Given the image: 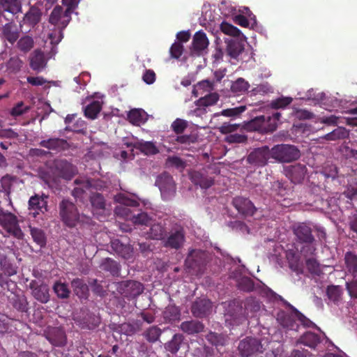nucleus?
<instances>
[{
	"instance_id": "0eeeda50",
	"label": "nucleus",
	"mask_w": 357,
	"mask_h": 357,
	"mask_svg": "<svg viewBox=\"0 0 357 357\" xmlns=\"http://www.w3.org/2000/svg\"><path fill=\"white\" fill-rule=\"evenodd\" d=\"M0 225L14 237L21 239L23 232L18 225L17 217L11 213L4 212L0 209Z\"/></svg>"
},
{
	"instance_id": "f257e3e1",
	"label": "nucleus",
	"mask_w": 357,
	"mask_h": 357,
	"mask_svg": "<svg viewBox=\"0 0 357 357\" xmlns=\"http://www.w3.org/2000/svg\"><path fill=\"white\" fill-rule=\"evenodd\" d=\"M59 213L61 222L68 228L91 222V218L79 213L76 204L68 199H63L59 203Z\"/></svg>"
},
{
	"instance_id": "ddd939ff",
	"label": "nucleus",
	"mask_w": 357,
	"mask_h": 357,
	"mask_svg": "<svg viewBox=\"0 0 357 357\" xmlns=\"http://www.w3.org/2000/svg\"><path fill=\"white\" fill-rule=\"evenodd\" d=\"M189 178L194 185L202 189H208L214 184V178L208 175L206 169L190 171Z\"/></svg>"
},
{
	"instance_id": "39448f33",
	"label": "nucleus",
	"mask_w": 357,
	"mask_h": 357,
	"mask_svg": "<svg viewBox=\"0 0 357 357\" xmlns=\"http://www.w3.org/2000/svg\"><path fill=\"white\" fill-rule=\"evenodd\" d=\"M72 11L66 9L61 6H56L49 16V22L56 26L62 36V31L66 28L71 20Z\"/></svg>"
},
{
	"instance_id": "aec40b11",
	"label": "nucleus",
	"mask_w": 357,
	"mask_h": 357,
	"mask_svg": "<svg viewBox=\"0 0 357 357\" xmlns=\"http://www.w3.org/2000/svg\"><path fill=\"white\" fill-rule=\"evenodd\" d=\"M46 338L54 346L63 347L66 344V335L60 327L50 328L46 334Z\"/></svg>"
},
{
	"instance_id": "338daca9",
	"label": "nucleus",
	"mask_w": 357,
	"mask_h": 357,
	"mask_svg": "<svg viewBox=\"0 0 357 357\" xmlns=\"http://www.w3.org/2000/svg\"><path fill=\"white\" fill-rule=\"evenodd\" d=\"M220 29L222 33L229 36V38H231V36H238L240 33V31L238 28L227 22H222L220 24Z\"/></svg>"
},
{
	"instance_id": "9b49d317",
	"label": "nucleus",
	"mask_w": 357,
	"mask_h": 357,
	"mask_svg": "<svg viewBox=\"0 0 357 357\" xmlns=\"http://www.w3.org/2000/svg\"><path fill=\"white\" fill-rule=\"evenodd\" d=\"M144 291L143 284L137 281L127 280L122 282L119 287V293L128 300L133 299Z\"/></svg>"
},
{
	"instance_id": "ea45409f",
	"label": "nucleus",
	"mask_w": 357,
	"mask_h": 357,
	"mask_svg": "<svg viewBox=\"0 0 357 357\" xmlns=\"http://www.w3.org/2000/svg\"><path fill=\"white\" fill-rule=\"evenodd\" d=\"M4 38L11 44L15 43L19 38L20 33L17 29L10 24H6L3 28Z\"/></svg>"
},
{
	"instance_id": "6ab92c4d",
	"label": "nucleus",
	"mask_w": 357,
	"mask_h": 357,
	"mask_svg": "<svg viewBox=\"0 0 357 357\" xmlns=\"http://www.w3.org/2000/svg\"><path fill=\"white\" fill-rule=\"evenodd\" d=\"M47 59L43 51L35 50L29 56L31 68L38 73L42 72L47 66Z\"/></svg>"
},
{
	"instance_id": "412c9836",
	"label": "nucleus",
	"mask_w": 357,
	"mask_h": 357,
	"mask_svg": "<svg viewBox=\"0 0 357 357\" xmlns=\"http://www.w3.org/2000/svg\"><path fill=\"white\" fill-rule=\"evenodd\" d=\"M306 167L301 164H296L289 167L286 169V175L293 183H300L304 179Z\"/></svg>"
},
{
	"instance_id": "e2e57ef3",
	"label": "nucleus",
	"mask_w": 357,
	"mask_h": 357,
	"mask_svg": "<svg viewBox=\"0 0 357 357\" xmlns=\"http://www.w3.org/2000/svg\"><path fill=\"white\" fill-rule=\"evenodd\" d=\"M194 352L198 357H213L215 350L213 347L204 344L196 348Z\"/></svg>"
},
{
	"instance_id": "79ce46f5",
	"label": "nucleus",
	"mask_w": 357,
	"mask_h": 357,
	"mask_svg": "<svg viewBox=\"0 0 357 357\" xmlns=\"http://www.w3.org/2000/svg\"><path fill=\"white\" fill-rule=\"evenodd\" d=\"M23 61L17 56L10 57L6 63V70L10 73H17L22 68Z\"/></svg>"
},
{
	"instance_id": "bb28decb",
	"label": "nucleus",
	"mask_w": 357,
	"mask_h": 357,
	"mask_svg": "<svg viewBox=\"0 0 357 357\" xmlns=\"http://www.w3.org/2000/svg\"><path fill=\"white\" fill-rule=\"evenodd\" d=\"M112 249L120 257L129 259L132 256V248L130 245L123 243L119 239L111 241Z\"/></svg>"
},
{
	"instance_id": "4be33fe9",
	"label": "nucleus",
	"mask_w": 357,
	"mask_h": 357,
	"mask_svg": "<svg viewBox=\"0 0 357 357\" xmlns=\"http://www.w3.org/2000/svg\"><path fill=\"white\" fill-rule=\"evenodd\" d=\"M42 11L36 5L31 6L23 17V22L29 26L34 27L41 20Z\"/></svg>"
},
{
	"instance_id": "4468645a",
	"label": "nucleus",
	"mask_w": 357,
	"mask_h": 357,
	"mask_svg": "<svg viewBox=\"0 0 357 357\" xmlns=\"http://www.w3.org/2000/svg\"><path fill=\"white\" fill-rule=\"evenodd\" d=\"M262 348L260 341L252 337H247L241 340L238 347L239 353L243 357H250Z\"/></svg>"
},
{
	"instance_id": "09e8293b",
	"label": "nucleus",
	"mask_w": 357,
	"mask_h": 357,
	"mask_svg": "<svg viewBox=\"0 0 357 357\" xmlns=\"http://www.w3.org/2000/svg\"><path fill=\"white\" fill-rule=\"evenodd\" d=\"M162 333V331L156 326L149 328L144 333L146 340L149 342L154 343L159 340Z\"/></svg>"
},
{
	"instance_id": "2eb2a0df",
	"label": "nucleus",
	"mask_w": 357,
	"mask_h": 357,
	"mask_svg": "<svg viewBox=\"0 0 357 357\" xmlns=\"http://www.w3.org/2000/svg\"><path fill=\"white\" fill-rule=\"evenodd\" d=\"M212 310V303L207 298H197L192 304L191 312L197 318L207 317Z\"/></svg>"
},
{
	"instance_id": "cd10ccee",
	"label": "nucleus",
	"mask_w": 357,
	"mask_h": 357,
	"mask_svg": "<svg viewBox=\"0 0 357 357\" xmlns=\"http://www.w3.org/2000/svg\"><path fill=\"white\" fill-rule=\"evenodd\" d=\"M180 329L188 335H195L202 333L204 329V325L198 320L185 321L181 324Z\"/></svg>"
},
{
	"instance_id": "774afa93",
	"label": "nucleus",
	"mask_w": 357,
	"mask_h": 357,
	"mask_svg": "<svg viewBox=\"0 0 357 357\" xmlns=\"http://www.w3.org/2000/svg\"><path fill=\"white\" fill-rule=\"evenodd\" d=\"M249 84L248 82H246L243 78H238L236 81H235L231 86L232 91L238 93V92H244L248 89Z\"/></svg>"
},
{
	"instance_id": "680f3d73",
	"label": "nucleus",
	"mask_w": 357,
	"mask_h": 357,
	"mask_svg": "<svg viewBox=\"0 0 357 357\" xmlns=\"http://www.w3.org/2000/svg\"><path fill=\"white\" fill-rule=\"evenodd\" d=\"M292 100L293 99L290 97H281L272 100L270 105L273 109H284L290 105Z\"/></svg>"
},
{
	"instance_id": "864d4df0",
	"label": "nucleus",
	"mask_w": 357,
	"mask_h": 357,
	"mask_svg": "<svg viewBox=\"0 0 357 357\" xmlns=\"http://www.w3.org/2000/svg\"><path fill=\"white\" fill-rule=\"evenodd\" d=\"M254 282L248 277H243L237 282V287L241 291L250 292L254 289Z\"/></svg>"
},
{
	"instance_id": "2f4dec72",
	"label": "nucleus",
	"mask_w": 357,
	"mask_h": 357,
	"mask_svg": "<svg viewBox=\"0 0 357 357\" xmlns=\"http://www.w3.org/2000/svg\"><path fill=\"white\" fill-rule=\"evenodd\" d=\"M72 288L75 294L80 298H87L89 287L81 278L73 279L71 282Z\"/></svg>"
},
{
	"instance_id": "49530a36",
	"label": "nucleus",
	"mask_w": 357,
	"mask_h": 357,
	"mask_svg": "<svg viewBox=\"0 0 357 357\" xmlns=\"http://www.w3.org/2000/svg\"><path fill=\"white\" fill-rule=\"evenodd\" d=\"M180 316V309L174 305H169L164 311V318L169 321L178 320Z\"/></svg>"
},
{
	"instance_id": "0e129e2a",
	"label": "nucleus",
	"mask_w": 357,
	"mask_h": 357,
	"mask_svg": "<svg viewBox=\"0 0 357 357\" xmlns=\"http://www.w3.org/2000/svg\"><path fill=\"white\" fill-rule=\"evenodd\" d=\"M306 267L310 273L319 275L321 273L320 264L314 258H309L305 261Z\"/></svg>"
},
{
	"instance_id": "3c124183",
	"label": "nucleus",
	"mask_w": 357,
	"mask_h": 357,
	"mask_svg": "<svg viewBox=\"0 0 357 357\" xmlns=\"http://www.w3.org/2000/svg\"><path fill=\"white\" fill-rule=\"evenodd\" d=\"M219 100V96L216 93H210L197 101V105L199 107H208L216 104Z\"/></svg>"
},
{
	"instance_id": "72a5a7b5",
	"label": "nucleus",
	"mask_w": 357,
	"mask_h": 357,
	"mask_svg": "<svg viewBox=\"0 0 357 357\" xmlns=\"http://www.w3.org/2000/svg\"><path fill=\"white\" fill-rule=\"evenodd\" d=\"M320 342V336L310 331L304 333L301 336L298 340V342L313 349H314Z\"/></svg>"
},
{
	"instance_id": "f3484780",
	"label": "nucleus",
	"mask_w": 357,
	"mask_h": 357,
	"mask_svg": "<svg viewBox=\"0 0 357 357\" xmlns=\"http://www.w3.org/2000/svg\"><path fill=\"white\" fill-rule=\"evenodd\" d=\"M39 145L56 153L68 150L70 148V144L67 140L59 137H50L43 139L40 142Z\"/></svg>"
},
{
	"instance_id": "7ed1b4c3",
	"label": "nucleus",
	"mask_w": 357,
	"mask_h": 357,
	"mask_svg": "<svg viewBox=\"0 0 357 357\" xmlns=\"http://www.w3.org/2000/svg\"><path fill=\"white\" fill-rule=\"evenodd\" d=\"M300 157V150L294 145L280 144L272 147V158L279 162H291Z\"/></svg>"
},
{
	"instance_id": "052dcab7",
	"label": "nucleus",
	"mask_w": 357,
	"mask_h": 357,
	"mask_svg": "<svg viewBox=\"0 0 357 357\" xmlns=\"http://www.w3.org/2000/svg\"><path fill=\"white\" fill-rule=\"evenodd\" d=\"M30 107L26 106L22 101L17 102L10 110V114L13 117H18L28 112Z\"/></svg>"
},
{
	"instance_id": "c03bdc74",
	"label": "nucleus",
	"mask_w": 357,
	"mask_h": 357,
	"mask_svg": "<svg viewBox=\"0 0 357 357\" xmlns=\"http://www.w3.org/2000/svg\"><path fill=\"white\" fill-rule=\"evenodd\" d=\"M30 231L33 241L40 248H44L47 243L45 232L42 229L36 227H31Z\"/></svg>"
},
{
	"instance_id": "bf43d9fd",
	"label": "nucleus",
	"mask_w": 357,
	"mask_h": 357,
	"mask_svg": "<svg viewBox=\"0 0 357 357\" xmlns=\"http://www.w3.org/2000/svg\"><path fill=\"white\" fill-rule=\"evenodd\" d=\"M188 121L184 119H179V118L176 119L171 124L172 130L176 135H181L185 131V130L188 128Z\"/></svg>"
},
{
	"instance_id": "8fccbe9b",
	"label": "nucleus",
	"mask_w": 357,
	"mask_h": 357,
	"mask_svg": "<svg viewBox=\"0 0 357 357\" xmlns=\"http://www.w3.org/2000/svg\"><path fill=\"white\" fill-rule=\"evenodd\" d=\"M326 295L331 301L337 303L341 298V288L339 286L330 285L327 287Z\"/></svg>"
},
{
	"instance_id": "7c9ffc66",
	"label": "nucleus",
	"mask_w": 357,
	"mask_h": 357,
	"mask_svg": "<svg viewBox=\"0 0 357 357\" xmlns=\"http://www.w3.org/2000/svg\"><path fill=\"white\" fill-rule=\"evenodd\" d=\"M0 8L15 15L22 12V7L20 0H0Z\"/></svg>"
},
{
	"instance_id": "4c0bfd02",
	"label": "nucleus",
	"mask_w": 357,
	"mask_h": 357,
	"mask_svg": "<svg viewBox=\"0 0 357 357\" xmlns=\"http://www.w3.org/2000/svg\"><path fill=\"white\" fill-rule=\"evenodd\" d=\"M206 339L211 344L218 348V347H223L227 342V337L223 334H219L215 332H209L206 335Z\"/></svg>"
},
{
	"instance_id": "69168bd1",
	"label": "nucleus",
	"mask_w": 357,
	"mask_h": 357,
	"mask_svg": "<svg viewBox=\"0 0 357 357\" xmlns=\"http://www.w3.org/2000/svg\"><path fill=\"white\" fill-rule=\"evenodd\" d=\"M342 195L350 200H357V181L349 183Z\"/></svg>"
},
{
	"instance_id": "13d9d810",
	"label": "nucleus",
	"mask_w": 357,
	"mask_h": 357,
	"mask_svg": "<svg viewBox=\"0 0 357 357\" xmlns=\"http://www.w3.org/2000/svg\"><path fill=\"white\" fill-rule=\"evenodd\" d=\"M33 40L31 36L22 37L17 42L18 48L24 52H27L33 47Z\"/></svg>"
},
{
	"instance_id": "a18cd8bd",
	"label": "nucleus",
	"mask_w": 357,
	"mask_h": 357,
	"mask_svg": "<svg viewBox=\"0 0 357 357\" xmlns=\"http://www.w3.org/2000/svg\"><path fill=\"white\" fill-rule=\"evenodd\" d=\"M90 202L94 210H105L106 203L102 195L96 192L90 196Z\"/></svg>"
},
{
	"instance_id": "a211bd4d",
	"label": "nucleus",
	"mask_w": 357,
	"mask_h": 357,
	"mask_svg": "<svg viewBox=\"0 0 357 357\" xmlns=\"http://www.w3.org/2000/svg\"><path fill=\"white\" fill-rule=\"evenodd\" d=\"M47 196H39L35 195L31 196L29 200V209L33 211V217H36L40 213H44L47 211Z\"/></svg>"
},
{
	"instance_id": "f03ea898",
	"label": "nucleus",
	"mask_w": 357,
	"mask_h": 357,
	"mask_svg": "<svg viewBox=\"0 0 357 357\" xmlns=\"http://www.w3.org/2000/svg\"><path fill=\"white\" fill-rule=\"evenodd\" d=\"M293 230L298 242L305 244L301 248V253L305 257L314 255L317 248L314 245L315 238L311 227L307 224L301 222L295 225Z\"/></svg>"
},
{
	"instance_id": "a878e982",
	"label": "nucleus",
	"mask_w": 357,
	"mask_h": 357,
	"mask_svg": "<svg viewBox=\"0 0 357 357\" xmlns=\"http://www.w3.org/2000/svg\"><path fill=\"white\" fill-rule=\"evenodd\" d=\"M204 263V253L200 250H192L185 259V265L192 269L199 268Z\"/></svg>"
},
{
	"instance_id": "37998d69",
	"label": "nucleus",
	"mask_w": 357,
	"mask_h": 357,
	"mask_svg": "<svg viewBox=\"0 0 357 357\" xmlns=\"http://www.w3.org/2000/svg\"><path fill=\"white\" fill-rule=\"evenodd\" d=\"M278 320L280 325L287 329L293 330L298 327L294 318L289 314L282 313L278 315Z\"/></svg>"
},
{
	"instance_id": "58836bf2",
	"label": "nucleus",
	"mask_w": 357,
	"mask_h": 357,
	"mask_svg": "<svg viewBox=\"0 0 357 357\" xmlns=\"http://www.w3.org/2000/svg\"><path fill=\"white\" fill-rule=\"evenodd\" d=\"M52 289L59 298L66 299L70 296V291L68 284L60 280L54 282Z\"/></svg>"
},
{
	"instance_id": "6e6552de",
	"label": "nucleus",
	"mask_w": 357,
	"mask_h": 357,
	"mask_svg": "<svg viewBox=\"0 0 357 357\" xmlns=\"http://www.w3.org/2000/svg\"><path fill=\"white\" fill-rule=\"evenodd\" d=\"M114 201L117 203L123 204V206H116L115 213L127 220H131L133 213L128 206H137L139 205L137 201L128 198L123 193H118L114 196Z\"/></svg>"
},
{
	"instance_id": "a19ab883",
	"label": "nucleus",
	"mask_w": 357,
	"mask_h": 357,
	"mask_svg": "<svg viewBox=\"0 0 357 357\" xmlns=\"http://www.w3.org/2000/svg\"><path fill=\"white\" fill-rule=\"evenodd\" d=\"M148 234L151 239L163 241L166 236L165 228L161 224H153L150 227Z\"/></svg>"
},
{
	"instance_id": "423d86ee",
	"label": "nucleus",
	"mask_w": 357,
	"mask_h": 357,
	"mask_svg": "<svg viewBox=\"0 0 357 357\" xmlns=\"http://www.w3.org/2000/svg\"><path fill=\"white\" fill-rule=\"evenodd\" d=\"M272 158V148L270 149L266 145L254 149L248 155L246 161L248 164L258 167H262L268 164V160Z\"/></svg>"
},
{
	"instance_id": "6e6d98bb",
	"label": "nucleus",
	"mask_w": 357,
	"mask_h": 357,
	"mask_svg": "<svg viewBox=\"0 0 357 357\" xmlns=\"http://www.w3.org/2000/svg\"><path fill=\"white\" fill-rule=\"evenodd\" d=\"M142 323L139 320L132 321V323H124L122 324V330L126 335H130L141 330Z\"/></svg>"
},
{
	"instance_id": "20e7f679",
	"label": "nucleus",
	"mask_w": 357,
	"mask_h": 357,
	"mask_svg": "<svg viewBox=\"0 0 357 357\" xmlns=\"http://www.w3.org/2000/svg\"><path fill=\"white\" fill-rule=\"evenodd\" d=\"M165 236L162 241L163 246L178 250L183 248L185 241V231L183 226L176 225Z\"/></svg>"
},
{
	"instance_id": "5701e85b",
	"label": "nucleus",
	"mask_w": 357,
	"mask_h": 357,
	"mask_svg": "<svg viewBox=\"0 0 357 357\" xmlns=\"http://www.w3.org/2000/svg\"><path fill=\"white\" fill-rule=\"evenodd\" d=\"M208 44L209 42L206 34L203 31H199L193 36L192 50L195 53L199 54L208 47Z\"/></svg>"
},
{
	"instance_id": "b1692460",
	"label": "nucleus",
	"mask_w": 357,
	"mask_h": 357,
	"mask_svg": "<svg viewBox=\"0 0 357 357\" xmlns=\"http://www.w3.org/2000/svg\"><path fill=\"white\" fill-rule=\"evenodd\" d=\"M225 41L227 53L231 58L236 59L244 50L243 43L238 38H226Z\"/></svg>"
},
{
	"instance_id": "de8ad7c7",
	"label": "nucleus",
	"mask_w": 357,
	"mask_h": 357,
	"mask_svg": "<svg viewBox=\"0 0 357 357\" xmlns=\"http://www.w3.org/2000/svg\"><path fill=\"white\" fill-rule=\"evenodd\" d=\"M13 306L20 312H26L28 310V302L24 296L15 295L12 298Z\"/></svg>"
},
{
	"instance_id": "9d476101",
	"label": "nucleus",
	"mask_w": 357,
	"mask_h": 357,
	"mask_svg": "<svg viewBox=\"0 0 357 357\" xmlns=\"http://www.w3.org/2000/svg\"><path fill=\"white\" fill-rule=\"evenodd\" d=\"M271 121V116L268 119L265 116H259L245 124V129L248 131H258L260 132H266L268 131H274L276 129V123L270 126L268 122Z\"/></svg>"
},
{
	"instance_id": "c756f323",
	"label": "nucleus",
	"mask_w": 357,
	"mask_h": 357,
	"mask_svg": "<svg viewBox=\"0 0 357 357\" xmlns=\"http://www.w3.org/2000/svg\"><path fill=\"white\" fill-rule=\"evenodd\" d=\"M75 185H83L86 189L101 190L107 187V183L101 179L77 178L74 181Z\"/></svg>"
},
{
	"instance_id": "c9c22d12",
	"label": "nucleus",
	"mask_w": 357,
	"mask_h": 357,
	"mask_svg": "<svg viewBox=\"0 0 357 357\" xmlns=\"http://www.w3.org/2000/svg\"><path fill=\"white\" fill-rule=\"evenodd\" d=\"M102 109V103L99 100H93L84 108V115L90 119H95Z\"/></svg>"
},
{
	"instance_id": "1a4fd4ad",
	"label": "nucleus",
	"mask_w": 357,
	"mask_h": 357,
	"mask_svg": "<svg viewBox=\"0 0 357 357\" xmlns=\"http://www.w3.org/2000/svg\"><path fill=\"white\" fill-rule=\"evenodd\" d=\"M155 183L158 186L164 199H170L175 195L176 184L173 177L169 174L167 172L161 174L157 178Z\"/></svg>"
},
{
	"instance_id": "4d7b16f0",
	"label": "nucleus",
	"mask_w": 357,
	"mask_h": 357,
	"mask_svg": "<svg viewBox=\"0 0 357 357\" xmlns=\"http://www.w3.org/2000/svg\"><path fill=\"white\" fill-rule=\"evenodd\" d=\"M151 218L145 212L138 213L133 214L131 218V221L135 225H148L151 222Z\"/></svg>"
},
{
	"instance_id": "393cba45",
	"label": "nucleus",
	"mask_w": 357,
	"mask_h": 357,
	"mask_svg": "<svg viewBox=\"0 0 357 357\" xmlns=\"http://www.w3.org/2000/svg\"><path fill=\"white\" fill-rule=\"evenodd\" d=\"M344 261L346 272L354 279H357V254L352 251L347 252Z\"/></svg>"
},
{
	"instance_id": "603ef678",
	"label": "nucleus",
	"mask_w": 357,
	"mask_h": 357,
	"mask_svg": "<svg viewBox=\"0 0 357 357\" xmlns=\"http://www.w3.org/2000/svg\"><path fill=\"white\" fill-rule=\"evenodd\" d=\"M348 136L349 132L346 128L343 127H338L333 131L328 133L325 137L327 140L334 141L340 139H344Z\"/></svg>"
},
{
	"instance_id": "5fc2aeb1",
	"label": "nucleus",
	"mask_w": 357,
	"mask_h": 357,
	"mask_svg": "<svg viewBox=\"0 0 357 357\" xmlns=\"http://www.w3.org/2000/svg\"><path fill=\"white\" fill-rule=\"evenodd\" d=\"M0 266L4 273L8 276H12L17 273V267L10 263L6 257L0 258Z\"/></svg>"
},
{
	"instance_id": "473e14b6",
	"label": "nucleus",
	"mask_w": 357,
	"mask_h": 357,
	"mask_svg": "<svg viewBox=\"0 0 357 357\" xmlns=\"http://www.w3.org/2000/svg\"><path fill=\"white\" fill-rule=\"evenodd\" d=\"M100 268L102 271L109 272L113 276H118L121 269L119 264L111 258L104 259L100 265Z\"/></svg>"
},
{
	"instance_id": "dca6fc26",
	"label": "nucleus",
	"mask_w": 357,
	"mask_h": 357,
	"mask_svg": "<svg viewBox=\"0 0 357 357\" xmlns=\"http://www.w3.org/2000/svg\"><path fill=\"white\" fill-rule=\"evenodd\" d=\"M232 204L238 212L244 216H252L257 211V208L253 203L243 197L234 198Z\"/></svg>"
},
{
	"instance_id": "f704fd0d",
	"label": "nucleus",
	"mask_w": 357,
	"mask_h": 357,
	"mask_svg": "<svg viewBox=\"0 0 357 357\" xmlns=\"http://www.w3.org/2000/svg\"><path fill=\"white\" fill-rule=\"evenodd\" d=\"M184 337L182 334H174L171 340L165 344V349L172 354H176L181 348Z\"/></svg>"
},
{
	"instance_id": "f8f14e48",
	"label": "nucleus",
	"mask_w": 357,
	"mask_h": 357,
	"mask_svg": "<svg viewBox=\"0 0 357 357\" xmlns=\"http://www.w3.org/2000/svg\"><path fill=\"white\" fill-rule=\"evenodd\" d=\"M29 287L31 290V295L40 303H47L50 301V289L47 284L33 280L30 282Z\"/></svg>"
},
{
	"instance_id": "c85d7f7f",
	"label": "nucleus",
	"mask_w": 357,
	"mask_h": 357,
	"mask_svg": "<svg viewBox=\"0 0 357 357\" xmlns=\"http://www.w3.org/2000/svg\"><path fill=\"white\" fill-rule=\"evenodd\" d=\"M55 167L61 176L66 179H70L75 174L74 166L66 160H56Z\"/></svg>"
},
{
	"instance_id": "e433bc0d",
	"label": "nucleus",
	"mask_w": 357,
	"mask_h": 357,
	"mask_svg": "<svg viewBox=\"0 0 357 357\" xmlns=\"http://www.w3.org/2000/svg\"><path fill=\"white\" fill-rule=\"evenodd\" d=\"M133 147L145 155H155L158 153V149L151 142L137 141L133 144Z\"/></svg>"
}]
</instances>
